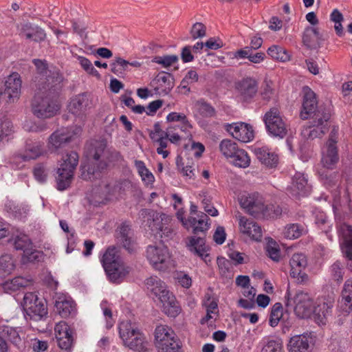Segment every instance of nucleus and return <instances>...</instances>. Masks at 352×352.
Returning <instances> with one entry per match:
<instances>
[{"label": "nucleus", "instance_id": "a878e982", "mask_svg": "<svg viewBox=\"0 0 352 352\" xmlns=\"http://www.w3.org/2000/svg\"><path fill=\"white\" fill-rule=\"evenodd\" d=\"M314 215L316 223L322 230L320 235V241L324 242L327 239L329 242H331L333 239V236L331 234L332 225L329 223L325 213L316 210Z\"/></svg>", "mask_w": 352, "mask_h": 352}, {"label": "nucleus", "instance_id": "4be33fe9", "mask_svg": "<svg viewBox=\"0 0 352 352\" xmlns=\"http://www.w3.org/2000/svg\"><path fill=\"white\" fill-rule=\"evenodd\" d=\"M289 190L292 196L297 197L308 195L311 190V187L308 184L307 179L304 174L296 173L292 178V182Z\"/></svg>", "mask_w": 352, "mask_h": 352}, {"label": "nucleus", "instance_id": "4d7b16f0", "mask_svg": "<svg viewBox=\"0 0 352 352\" xmlns=\"http://www.w3.org/2000/svg\"><path fill=\"white\" fill-rule=\"evenodd\" d=\"M283 316V307L279 302L274 305L272 308L271 314L270 316L269 323L271 327H274L277 326L280 318Z\"/></svg>", "mask_w": 352, "mask_h": 352}, {"label": "nucleus", "instance_id": "e433bc0d", "mask_svg": "<svg viewBox=\"0 0 352 352\" xmlns=\"http://www.w3.org/2000/svg\"><path fill=\"white\" fill-rule=\"evenodd\" d=\"M197 217L198 219L193 217H189V228L192 227L195 234L204 232L210 228V223H208L210 219L207 214L200 212L197 214Z\"/></svg>", "mask_w": 352, "mask_h": 352}, {"label": "nucleus", "instance_id": "bf43d9fd", "mask_svg": "<svg viewBox=\"0 0 352 352\" xmlns=\"http://www.w3.org/2000/svg\"><path fill=\"white\" fill-rule=\"evenodd\" d=\"M177 55H166L163 56H155L152 61L153 63L162 65L164 67L167 68L178 61Z\"/></svg>", "mask_w": 352, "mask_h": 352}, {"label": "nucleus", "instance_id": "2f4dec72", "mask_svg": "<svg viewBox=\"0 0 352 352\" xmlns=\"http://www.w3.org/2000/svg\"><path fill=\"white\" fill-rule=\"evenodd\" d=\"M340 306L342 311L349 314L352 311V280H348L344 283L341 293Z\"/></svg>", "mask_w": 352, "mask_h": 352}, {"label": "nucleus", "instance_id": "8fccbe9b", "mask_svg": "<svg viewBox=\"0 0 352 352\" xmlns=\"http://www.w3.org/2000/svg\"><path fill=\"white\" fill-rule=\"evenodd\" d=\"M219 150L226 158H230L239 150L237 144L230 140H223L219 144Z\"/></svg>", "mask_w": 352, "mask_h": 352}, {"label": "nucleus", "instance_id": "ddd939ff", "mask_svg": "<svg viewBox=\"0 0 352 352\" xmlns=\"http://www.w3.org/2000/svg\"><path fill=\"white\" fill-rule=\"evenodd\" d=\"M235 217L239 222V232L242 235L252 241H259L261 240L262 229L257 223L242 216L239 212Z\"/></svg>", "mask_w": 352, "mask_h": 352}, {"label": "nucleus", "instance_id": "864d4df0", "mask_svg": "<svg viewBox=\"0 0 352 352\" xmlns=\"http://www.w3.org/2000/svg\"><path fill=\"white\" fill-rule=\"evenodd\" d=\"M43 253L34 249L32 245L23 252L21 261L24 264L34 261H39L43 258Z\"/></svg>", "mask_w": 352, "mask_h": 352}, {"label": "nucleus", "instance_id": "09e8293b", "mask_svg": "<svg viewBox=\"0 0 352 352\" xmlns=\"http://www.w3.org/2000/svg\"><path fill=\"white\" fill-rule=\"evenodd\" d=\"M306 232L305 228L298 223L287 225L283 232L284 236L289 239H295L299 238Z\"/></svg>", "mask_w": 352, "mask_h": 352}, {"label": "nucleus", "instance_id": "a211bd4d", "mask_svg": "<svg viewBox=\"0 0 352 352\" xmlns=\"http://www.w3.org/2000/svg\"><path fill=\"white\" fill-rule=\"evenodd\" d=\"M227 130L234 138L242 142H250L254 138L252 126L243 122L229 124Z\"/></svg>", "mask_w": 352, "mask_h": 352}, {"label": "nucleus", "instance_id": "774afa93", "mask_svg": "<svg viewBox=\"0 0 352 352\" xmlns=\"http://www.w3.org/2000/svg\"><path fill=\"white\" fill-rule=\"evenodd\" d=\"M331 275L333 278L338 281L340 282L342 280L343 278V266L340 261H336L331 267Z\"/></svg>", "mask_w": 352, "mask_h": 352}, {"label": "nucleus", "instance_id": "052dcab7", "mask_svg": "<svg viewBox=\"0 0 352 352\" xmlns=\"http://www.w3.org/2000/svg\"><path fill=\"white\" fill-rule=\"evenodd\" d=\"M77 59L83 69L89 74L100 78L99 72L94 68L91 61L84 56H78Z\"/></svg>", "mask_w": 352, "mask_h": 352}, {"label": "nucleus", "instance_id": "1a4fd4ad", "mask_svg": "<svg viewBox=\"0 0 352 352\" xmlns=\"http://www.w3.org/2000/svg\"><path fill=\"white\" fill-rule=\"evenodd\" d=\"M338 142V129L333 127L328 140L322 148L321 163L324 168L333 169L339 160L337 143Z\"/></svg>", "mask_w": 352, "mask_h": 352}, {"label": "nucleus", "instance_id": "a19ab883", "mask_svg": "<svg viewBox=\"0 0 352 352\" xmlns=\"http://www.w3.org/2000/svg\"><path fill=\"white\" fill-rule=\"evenodd\" d=\"M267 53L272 59L280 62L289 61L291 58L289 53L286 49L277 45H273L270 47L267 50Z\"/></svg>", "mask_w": 352, "mask_h": 352}, {"label": "nucleus", "instance_id": "ea45409f", "mask_svg": "<svg viewBox=\"0 0 352 352\" xmlns=\"http://www.w3.org/2000/svg\"><path fill=\"white\" fill-rule=\"evenodd\" d=\"M8 243L16 250H22L23 252L32 245L29 237L24 234L13 235L9 239Z\"/></svg>", "mask_w": 352, "mask_h": 352}, {"label": "nucleus", "instance_id": "58836bf2", "mask_svg": "<svg viewBox=\"0 0 352 352\" xmlns=\"http://www.w3.org/2000/svg\"><path fill=\"white\" fill-rule=\"evenodd\" d=\"M33 63L36 67L38 74L41 76L38 87L46 85V81H47V78L54 76V73H58L61 75L57 70H49L47 67V63L45 60L34 59Z\"/></svg>", "mask_w": 352, "mask_h": 352}, {"label": "nucleus", "instance_id": "6e6d98bb", "mask_svg": "<svg viewBox=\"0 0 352 352\" xmlns=\"http://www.w3.org/2000/svg\"><path fill=\"white\" fill-rule=\"evenodd\" d=\"M266 252L271 259L274 261H279L280 259V251L278 244L272 239L268 240L266 247Z\"/></svg>", "mask_w": 352, "mask_h": 352}, {"label": "nucleus", "instance_id": "c756f323", "mask_svg": "<svg viewBox=\"0 0 352 352\" xmlns=\"http://www.w3.org/2000/svg\"><path fill=\"white\" fill-rule=\"evenodd\" d=\"M191 129H188V133L181 130V123H175L169 126L166 130V137L173 144H179L182 140L190 138L192 135Z\"/></svg>", "mask_w": 352, "mask_h": 352}, {"label": "nucleus", "instance_id": "9b49d317", "mask_svg": "<svg viewBox=\"0 0 352 352\" xmlns=\"http://www.w3.org/2000/svg\"><path fill=\"white\" fill-rule=\"evenodd\" d=\"M293 302L295 304V314L300 318H307L312 314L314 305L308 293L298 290L296 292Z\"/></svg>", "mask_w": 352, "mask_h": 352}, {"label": "nucleus", "instance_id": "4468645a", "mask_svg": "<svg viewBox=\"0 0 352 352\" xmlns=\"http://www.w3.org/2000/svg\"><path fill=\"white\" fill-rule=\"evenodd\" d=\"M143 212L147 213L149 217L153 219V225L150 224L149 226L152 229L158 230L161 232V236L168 239H172L175 234V230L172 226H164L170 221V217L165 214H160L154 211H144Z\"/></svg>", "mask_w": 352, "mask_h": 352}, {"label": "nucleus", "instance_id": "0e129e2a", "mask_svg": "<svg viewBox=\"0 0 352 352\" xmlns=\"http://www.w3.org/2000/svg\"><path fill=\"white\" fill-rule=\"evenodd\" d=\"M54 331L56 340H59V338H63L72 335L70 328L65 322L57 323L54 327Z\"/></svg>", "mask_w": 352, "mask_h": 352}, {"label": "nucleus", "instance_id": "9d476101", "mask_svg": "<svg viewBox=\"0 0 352 352\" xmlns=\"http://www.w3.org/2000/svg\"><path fill=\"white\" fill-rule=\"evenodd\" d=\"M329 115L318 111L314 114V118L309 122L302 130L301 134L305 139L314 140L321 138L328 130Z\"/></svg>", "mask_w": 352, "mask_h": 352}, {"label": "nucleus", "instance_id": "79ce46f5", "mask_svg": "<svg viewBox=\"0 0 352 352\" xmlns=\"http://www.w3.org/2000/svg\"><path fill=\"white\" fill-rule=\"evenodd\" d=\"M194 108L195 111L203 118H213L216 116L215 109L204 99L195 102Z\"/></svg>", "mask_w": 352, "mask_h": 352}, {"label": "nucleus", "instance_id": "473e14b6", "mask_svg": "<svg viewBox=\"0 0 352 352\" xmlns=\"http://www.w3.org/2000/svg\"><path fill=\"white\" fill-rule=\"evenodd\" d=\"M44 153L43 144L40 142L29 141L26 142L25 148L21 158L23 160H35Z\"/></svg>", "mask_w": 352, "mask_h": 352}, {"label": "nucleus", "instance_id": "37998d69", "mask_svg": "<svg viewBox=\"0 0 352 352\" xmlns=\"http://www.w3.org/2000/svg\"><path fill=\"white\" fill-rule=\"evenodd\" d=\"M231 163L236 167L245 168L250 164V157L248 153L241 148L238 151L230 157Z\"/></svg>", "mask_w": 352, "mask_h": 352}, {"label": "nucleus", "instance_id": "3c124183", "mask_svg": "<svg viewBox=\"0 0 352 352\" xmlns=\"http://www.w3.org/2000/svg\"><path fill=\"white\" fill-rule=\"evenodd\" d=\"M2 336L6 338L15 346H19L21 343V339L15 329L11 327L5 326L2 327Z\"/></svg>", "mask_w": 352, "mask_h": 352}, {"label": "nucleus", "instance_id": "49530a36", "mask_svg": "<svg viewBox=\"0 0 352 352\" xmlns=\"http://www.w3.org/2000/svg\"><path fill=\"white\" fill-rule=\"evenodd\" d=\"M15 264L10 254H4L0 257V278L12 273Z\"/></svg>", "mask_w": 352, "mask_h": 352}, {"label": "nucleus", "instance_id": "72a5a7b5", "mask_svg": "<svg viewBox=\"0 0 352 352\" xmlns=\"http://www.w3.org/2000/svg\"><path fill=\"white\" fill-rule=\"evenodd\" d=\"M32 280L31 279L16 276L12 279L8 280L1 284L2 288L6 292H13L31 285Z\"/></svg>", "mask_w": 352, "mask_h": 352}, {"label": "nucleus", "instance_id": "680f3d73", "mask_svg": "<svg viewBox=\"0 0 352 352\" xmlns=\"http://www.w3.org/2000/svg\"><path fill=\"white\" fill-rule=\"evenodd\" d=\"M283 342L280 339L269 340L263 346L261 352H281Z\"/></svg>", "mask_w": 352, "mask_h": 352}, {"label": "nucleus", "instance_id": "de8ad7c7", "mask_svg": "<svg viewBox=\"0 0 352 352\" xmlns=\"http://www.w3.org/2000/svg\"><path fill=\"white\" fill-rule=\"evenodd\" d=\"M166 120L168 122L181 123V130L186 133H188L187 131L188 129L192 128V124L190 123L186 115L184 113L177 112L170 113L167 116Z\"/></svg>", "mask_w": 352, "mask_h": 352}, {"label": "nucleus", "instance_id": "a18cd8bd", "mask_svg": "<svg viewBox=\"0 0 352 352\" xmlns=\"http://www.w3.org/2000/svg\"><path fill=\"white\" fill-rule=\"evenodd\" d=\"M107 166V164L102 161L100 162L98 166V169L96 170L95 167L84 166L82 168L81 176L85 180H92L100 177L101 170H103Z\"/></svg>", "mask_w": 352, "mask_h": 352}, {"label": "nucleus", "instance_id": "6ab92c4d", "mask_svg": "<svg viewBox=\"0 0 352 352\" xmlns=\"http://www.w3.org/2000/svg\"><path fill=\"white\" fill-rule=\"evenodd\" d=\"M54 306L56 311L62 318L73 316L76 313V307L74 301L63 294L56 295Z\"/></svg>", "mask_w": 352, "mask_h": 352}, {"label": "nucleus", "instance_id": "c03bdc74", "mask_svg": "<svg viewBox=\"0 0 352 352\" xmlns=\"http://www.w3.org/2000/svg\"><path fill=\"white\" fill-rule=\"evenodd\" d=\"M25 313L31 320L38 321L47 316V311L44 303L41 300L35 305H33L30 309L27 310Z\"/></svg>", "mask_w": 352, "mask_h": 352}, {"label": "nucleus", "instance_id": "69168bd1", "mask_svg": "<svg viewBox=\"0 0 352 352\" xmlns=\"http://www.w3.org/2000/svg\"><path fill=\"white\" fill-rule=\"evenodd\" d=\"M193 39L203 38L206 35V28L202 23H195L192 25L190 31Z\"/></svg>", "mask_w": 352, "mask_h": 352}, {"label": "nucleus", "instance_id": "cd10ccee", "mask_svg": "<svg viewBox=\"0 0 352 352\" xmlns=\"http://www.w3.org/2000/svg\"><path fill=\"white\" fill-rule=\"evenodd\" d=\"M188 250L194 254L201 258L206 263L208 262V249L205 244V240L201 237H190L187 243Z\"/></svg>", "mask_w": 352, "mask_h": 352}, {"label": "nucleus", "instance_id": "7c9ffc66", "mask_svg": "<svg viewBox=\"0 0 352 352\" xmlns=\"http://www.w3.org/2000/svg\"><path fill=\"white\" fill-rule=\"evenodd\" d=\"M302 41L307 47L316 49L321 45L322 39L318 29L309 26L305 28L304 31Z\"/></svg>", "mask_w": 352, "mask_h": 352}, {"label": "nucleus", "instance_id": "7ed1b4c3", "mask_svg": "<svg viewBox=\"0 0 352 352\" xmlns=\"http://www.w3.org/2000/svg\"><path fill=\"white\" fill-rule=\"evenodd\" d=\"M103 267L109 280L117 282L126 276L130 268L125 265L115 248H108L102 258Z\"/></svg>", "mask_w": 352, "mask_h": 352}, {"label": "nucleus", "instance_id": "4c0bfd02", "mask_svg": "<svg viewBox=\"0 0 352 352\" xmlns=\"http://www.w3.org/2000/svg\"><path fill=\"white\" fill-rule=\"evenodd\" d=\"M118 238L122 246L129 252L134 251L135 245L132 238L131 228L128 225L122 224L120 226Z\"/></svg>", "mask_w": 352, "mask_h": 352}, {"label": "nucleus", "instance_id": "c9c22d12", "mask_svg": "<svg viewBox=\"0 0 352 352\" xmlns=\"http://www.w3.org/2000/svg\"><path fill=\"white\" fill-rule=\"evenodd\" d=\"M21 34L27 39H32L35 42H41L46 37V34L43 29L37 26L33 27L29 23L23 25Z\"/></svg>", "mask_w": 352, "mask_h": 352}, {"label": "nucleus", "instance_id": "aec40b11", "mask_svg": "<svg viewBox=\"0 0 352 352\" xmlns=\"http://www.w3.org/2000/svg\"><path fill=\"white\" fill-rule=\"evenodd\" d=\"M21 79L18 73H12L8 76L5 82V94L8 95L9 102L18 100L21 89Z\"/></svg>", "mask_w": 352, "mask_h": 352}, {"label": "nucleus", "instance_id": "39448f33", "mask_svg": "<svg viewBox=\"0 0 352 352\" xmlns=\"http://www.w3.org/2000/svg\"><path fill=\"white\" fill-rule=\"evenodd\" d=\"M78 163V155L76 152L71 151L63 156V162L57 170L56 184L58 190H64L70 186Z\"/></svg>", "mask_w": 352, "mask_h": 352}, {"label": "nucleus", "instance_id": "e2e57ef3", "mask_svg": "<svg viewBox=\"0 0 352 352\" xmlns=\"http://www.w3.org/2000/svg\"><path fill=\"white\" fill-rule=\"evenodd\" d=\"M41 301L37 295L34 292H28L24 295L22 306L25 311L30 309L32 307L33 305H35Z\"/></svg>", "mask_w": 352, "mask_h": 352}, {"label": "nucleus", "instance_id": "bb28decb", "mask_svg": "<svg viewBox=\"0 0 352 352\" xmlns=\"http://www.w3.org/2000/svg\"><path fill=\"white\" fill-rule=\"evenodd\" d=\"M160 300L162 303L163 311L170 317L175 318L180 313V307L172 293L166 292Z\"/></svg>", "mask_w": 352, "mask_h": 352}, {"label": "nucleus", "instance_id": "f257e3e1", "mask_svg": "<svg viewBox=\"0 0 352 352\" xmlns=\"http://www.w3.org/2000/svg\"><path fill=\"white\" fill-rule=\"evenodd\" d=\"M46 85L38 87L32 102L33 114L38 118H50L57 114L60 109L58 101L62 89L63 77L58 73L47 78Z\"/></svg>", "mask_w": 352, "mask_h": 352}, {"label": "nucleus", "instance_id": "13d9d810", "mask_svg": "<svg viewBox=\"0 0 352 352\" xmlns=\"http://www.w3.org/2000/svg\"><path fill=\"white\" fill-rule=\"evenodd\" d=\"M13 124L8 119H0V143L14 132Z\"/></svg>", "mask_w": 352, "mask_h": 352}, {"label": "nucleus", "instance_id": "f704fd0d", "mask_svg": "<svg viewBox=\"0 0 352 352\" xmlns=\"http://www.w3.org/2000/svg\"><path fill=\"white\" fill-rule=\"evenodd\" d=\"M145 285L148 291L153 293L160 300L166 292H169L165 283L157 276H151L145 281Z\"/></svg>", "mask_w": 352, "mask_h": 352}, {"label": "nucleus", "instance_id": "f03ea898", "mask_svg": "<svg viewBox=\"0 0 352 352\" xmlns=\"http://www.w3.org/2000/svg\"><path fill=\"white\" fill-rule=\"evenodd\" d=\"M240 204L249 214L255 218H276L282 213L279 206L266 202L264 198L258 195L241 197Z\"/></svg>", "mask_w": 352, "mask_h": 352}, {"label": "nucleus", "instance_id": "603ef678", "mask_svg": "<svg viewBox=\"0 0 352 352\" xmlns=\"http://www.w3.org/2000/svg\"><path fill=\"white\" fill-rule=\"evenodd\" d=\"M135 166L138 170V172L142 179L148 183L151 184L154 181V176L146 167L145 164L143 161L135 160L134 161Z\"/></svg>", "mask_w": 352, "mask_h": 352}, {"label": "nucleus", "instance_id": "c85d7f7f", "mask_svg": "<svg viewBox=\"0 0 352 352\" xmlns=\"http://www.w3.org/2000/svg\"><path fill=\"white\" fill-rule=\"evenodd\" d=\"M236 89L244 100L252 98L257 92V82L251 78H246L238 82Z\"/></svg>", "mask_w": 352, "mask_h": 352}, {"label": "nucleus", "instance_id": "2eb2a0df", "mask_svg": "<svg viewBox=\"0 0 352 352\" xmlns=\"http://www.w3.org/2000/svg\"><path fill=\"white\" fill-rule=\"evenodd\" d=\"M291 267L290 275L297 279L298 283H302L308 280V276L304 272L307 265V259L302 253L293 254L289 261Z\"/></svg>", "mask_w": 352, "mask_h": 352}, {"label": "nucleus", "instance_id": "423d86ee", "mask_svg": "<svg viewBox=\"0 0 352 352\" xmlns=\"http://www.w3.org/2000/svg\"><path fill=\"white\" fill-rule=\"evenodd\" d=\"M155 342L159 352H178L181 347L175 332L166 325L156 327Z\"/></svg>", "mask_w": 352, "mask_h": 352}, {"label": "nucleus", "instance_id": "412c9836", "mask_svg": "<svg viewBox=\"0 0 352 352\" xmlns=\"http://www.w3.org/2000/svg\"><path fill=\"white\" fill-rule=\"evenodd\" d=\"M302 109L300 116L302 120H306L311 113H316L317 100L315 93L309 87H304L302 88Z\"/></svg>", "mask_w": 352, "mask_h": 352}, {"label": "nucleus", "instance_id": "5701e85b", "mask_svg": "<svg viewBox=\"0 0 352 352\" xmlns=\"http://www.w3.org/2000/svg\"><path fill=\"white\" fill-rule=\"evenodd\" d=\"M311 338L307 334L297 335L292 337L287 344L289 352H311Z\"/></svg>", "mask_w": 352, "mask_h": 352}, {"label": "nucleus", "instance_id": "20e7f679", "mask_svg": "<svg viewBox=\"0 0 352 352\" xmlns=\"http://www.w3.org/2000/svg\"><path fill=\"white\" fill-rule=\"evenodd\" d=\"M119 333L124 346L136 352L146 351V338L130 321H123L120 324Z\"/></svg>", "mask_w": 352, "mask_h": 352}, {"label": "nucleus", "instance_id": "6e6552de", "mask_svg": "<svg viewBox=\"0 0 352 352\" xmlns=\"http://www.w3.org/2000/svg\"><path fill=\"white\" fill-rule=\"evenodd\" d=\"M146 257L156 270L165 271L173 265L168 248L162 244L149 245L146 250Z\"/></svg>", "mask_w": 352, "mask_h": 352}, {"label": "nucleus", "instance_id": "5fc2aeb1", "mask_svg": "<svg viewBox=\"0 0 352 352\" xmlns=\"http://www.w3.org/2000/svg\"><path fill=\"white\" fill-rule=\"evenodd\" d=\"M129 62L120 58L117 57L111 64V71L117 76H120L124 72L129 70Z\"/></svg>", "mask_w": 352, "mask_h": 352}, {"label": "nucleus", "instance_id": "393cba45", "mask_svg": "<svg viewBox=\"0 0 352 352\" xmlns=\"http://www.w3.org/2000/svg\"><path fill=\"white\" fill-rule=\"evenodd\" d=\"M88 106L87 96L85 94H79L70 100L67 109L69 113L80 118L85 115Z\"/></svg>", "mask_w": 352, "mask_h": 352}, {"label": "nucleus", "instance_id": "338daca9", "mask_svg": "<svg viewBox=\"0 0 352 352\" xmlns=\"http://www.w3.org/2000/svg\"><path fill=\"white\" fill-rule=\"evenodd\" d=\"M174 278L183 287L189 288L192 285L191 278L184 272H177Z\"/></svg>", "mask_w": 352, "mask_h": 352}, {"label": "nucleus", "instance_id": "f3484780", "mask_svg": "<svg viewBox=\"0 0 352 352\" xmlns=\"http://www.w3.org/2000/svg\"><path fill=\"white\" fill-rule=\"evenodd\" d=\"M73 137V134L66 128H62L54 131L48 138L47 146L52 152L65 146L69 143Z\"/></svg>", "mask_w": 352, "mask_h": 352}, {"label": "nucleus", "instance_id": "0eeeda50", "mask_svg": "<svg viewBox=\"0 0 352 352\" xmlns=\"http://www.w3.org/2000/svg\"><path fill=\"white\" fill-rule=\"evenodd\" d=\"M263 120L267 131L271 136L279 139L286 136L289 126L277 108L273 107L267 111Z\"/></svg>", "mask_w": 352, "mask_h": 352}, {"label": "nucleus", "instance_id": "dca6fc26", "mask_svg": "<svg viewBox=\"0 0 352 352\" xmlns=\"http://www.w3.org/2000/svg\"><path fill=\"white\" fill-rule=\"evenodd\" d=\"M340 248L343 255L350 261L352 267V227L348 224H340L338 228Z\"/></svg>", "mask_w": 352, "mask_h": 352}, {"label": "nucleus", "instance_id": "b1692460", "mask_svg": "<svg viewBox=\"0 0 352 352\" xmlns=\"http://www.w3.org/2000/svg\"><path fill=\"white\" fill-rule=\"evenodd\" d=\"M254 153L263 166L267 168H276L279 162L278 155L267 147L257 148Z\"/></svg>", "mask_w": 352, "mask_h": 352}, {"label": "nucleus", "instance_id": "f8f14e48", "mask_svg": "<svg viewBox=\"0 0 352 352\" xmlns=\"http://www.w3.org/2000/svg\"><path fill=\"white\" fill-rule=\"evenodd\" d=\"M334 304V298L332 296L322 297L317 300L312 314L314 319L318 325H324L331 316Z\"/></svg>", "mask_w": 352, "mask_h": 352}]
</instances>
